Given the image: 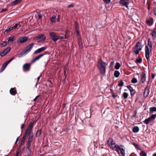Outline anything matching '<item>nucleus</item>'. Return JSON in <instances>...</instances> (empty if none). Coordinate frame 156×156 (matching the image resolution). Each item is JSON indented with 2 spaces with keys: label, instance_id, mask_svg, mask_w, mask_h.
Returning a JSON list of instances; mask_svg holds the SVG:
<instances>
[{
  "label": "nucleus",
  "instance_id": "nucleus-9",
  "mask_svg": "<svg viewBox=\"0 0 156 156\" xmlns=\"http://www.w3.org/2000/svg\"><path fill=\"white\" fill-rule=\"evenodd\" d=\"M28 38V37L27 36L20 37L17 40V43H23L27 40Z\"/></svg>",
  "mask_w": 156,
  "mask_h": 156
},
{
  "label": "nucleus",
  "instance_id": "nucleus-29",
  "mask_svg": "<svg viewBox=\"0 0 156 156\" xmlns=\"http://www.w3.org/2000/svg\"><path fill=\"white\" fill-rule=\"evenodd\" d=\"M27 52L24 49L23 51H22L20 54L18 55L19 57H21L22 55L27 54Z\"/></svg>",
  "mask_w": 156,
  "mask_h": 156
},
{
  "label": "nucleus",
  "instance_id": "nucleus-38",
  "mask_svg": "<svg viewBox=\"0 0 156 156\" xmlns=\"http://www.w3.org/2000/svg\"><path fill=\"white\" fill-rule=\"evenodd\" d=\"M7 44V42L6 41H4L2 43L0 44L2 47H4Z\"/></svg>",
  "mask_w": 156,
  "mask_h": 156
},
{
  "label": "nucleus",
  "instance_id": "nucleus-2",
  "mask_svg": "<svg viewBox=\"0 0 156 156\" xmlns=\"http://www.w3.org/2000/svg\"><path fill=\"white\" fill-rule=\"evenodd\" d=\"M106 63L100 59L98 62V66L101 73L103 75L105 74Z\"/></svg>",
  "mask_w": 156,
  "mask_h": 156
},
{
  "label": "nucleus",
  "instance_id": "nucleus-33",
  "mask_svg": "<svg viewBox=\"0 0 156 156\" xmlns=\"http://www.w3.org/2000/svg\"><path fill=\"white\" fill-rule=\"evenodd\" d=\"M41 129L37 130L36 133V136H39L41 134Z\"/></svg>",
  "mask_w": 156,
  "mask_h": 156
},
{
  "label": "nucleus",
  "instance_id": "nucleus-1",
  "mask_svg": "<svg viewBox=\"0 0 156 156\" xmlns=\"http://www.w3.org/2000/svg\"><path fill=\"white\" fill-rule=\"evenodd\" d=\"M108 144L110 148L113 150L115 151L118 153H119V151H120V153L122 154V156H125V151L124 149V146H123L116 145L112 138L109 139Z\"/></svg>",
  "mask_w": 156,
  "mask_h": 156
},
{
  "label": "nucleus",
  "instance_id": "nucleus-12",
  "mask_svg": "<svg viewBox=\"0 0 156 156\" xmlns=\"http://www.w3.org/2000/svg\"><path fill=\"white\" fill-rule=\"evenodd\" d=\"M31 146L27 145L26 147V151L28 156H31Z\"/></svg>",
  "mask_w": 156,
  "mask_h": 156
},
{
  "label": "nucleus",
  "instance_id": "nucleus-49",
  "mask_svg": "<svg viewBox=\"0 0 156 156\" xmlns=\"http://www.w3.org/2000/svg\"><path fill=\"white\" fill-rule=\"evenodd\" d=\"M39 95H37L36 97L34 99V101H36L37 99V98L39 97Z\"/></svg>",
  "mask_w": 156,
  "mask_h": 156
},
{
  "label": "nucleus",
  "instance_id": "nucleus-58",
  "mask_svg": "<svg viewBox=\"0 0 156 156\" xmlns=\"http://www.w3.org/2000/svg\"><path fill=\"white\" fill-rule=\"evenodd\" d=\"M58 18L57 19V21L58 22H59L60 20V19H59V15H58Z\"/></svg>",
  "mask_w": 156,
  "mask_h": 156
},
{
  "label": "nucleus",
  "instance_id": "nucleus-47",
  "mask_svg": "<svg viewBox=\"0 0 156 156\" xmlns=\"http://www.w3.org/2000/svg\"><path fill=\"white\" fill-rule=\"evenodd\" d=\"M57 40L58 39H62L64 38V37H61V36H58L57 37Z\"/></svg>",
  "mask_w": 156,
  "mask_h": 156
},
{
  "label": "nucleus",
  "instance_id": "nucleus-55",
  "mask_svg": "<svg viewBox=\"0 0 156 156\" xmlns=\"http://www.w3.org/2000/svg\"><path fill=\"white\" fill-rule=\"evenodd\" d=\"M154 15L156 16V8H155L154 9Z\"/></svg>",
  "mask_w": 156,
  "mask_h": 156
},
{
  "label": "nucleus",
  "instance_id": "nucleus-60",
  "mask_svg": "<svg viewBox=\"0 0 156 156\" xmlns=\"http://www.w3.org/2000/svg\"><path fill=\"white\" fill-rule=\"evenodd\" d=\"M133 144V145H134V146H135L136 147H138V145L137 144H135V143H134Z\"/></svg>",
  "mask_w": 156,
  "mask_h": 156
},
{
  "label": "nucleus",
  "instance_id": "nucleus-17",
  "mask_svg": "<svg viewBox=\"0 0 156 156\" xmlns=\"http://www.w3.org/2000/svg\"><path fill=\"white\" fill-rule=\"evenodd\" d=\"M33 127V124L31 123L28 126V128L27 129L25 132H27V133L28 131V133H32L31 130L32 129Z\"/></svg>",
  "mask_w": 156,
  "mask_h": 156
},
{
  "label": "nucleus",
  "instance_id": "nucleus-39",
  "mask_svg": "<svg viewBox=\"0 0 156 156\" xmlns=\"http://www.w3.org/2000/svg\"><path fill=\"white\" fill-rule=\"evenodd\" d=\"M137 82V80L135 78H133L131 80V82L132 83H136Z\"/></svg>",
  "mask_w": 156,
  "mask_h": 156
},
{
  "label": "nucleus",
  "instance_id": "nucleus-42",
  "mask_svg": "<svg viewBox=\"0 0 156 156\" xmlns=\"http://www.w3.org/2000/svg\"><path fill=\"white\" fill-rule=\"evenodd\" d=\"M14 57H13L9 60L8 61L5 63L6 64H7V65H8L10 62L13 59H14Z\"/></svg>",
  "mask_w": 156,
  "mask_h": 156
},
{
  "label": "nucleus",
  "instance_id": "nucleus-18",
  "mask_svg": "<svg viewBox=\"0 0 156 156\" xmlns=\"http://www.w3.org/2000/svg\"><path fill=\"white\" fill-rule=\"evenodd\" d=\"M10 94L13 95H15L16 94V90L15 88H12L10 90Z\"/></svg>",
  "mask_w": 156,
  "mask_h": 156
},
{
  "label": "nucleus",
  "instance_id": "nucleus-45",
  "mask_svg": "<svg viewBox=\"0 0 156 156\" xmlns=\"http://www.w3.org/2000/svg\"><path fill=\"white\" fill-rule=\"evenodd\" d=\"M103 0L104 2H105L106 3H109L111 1L110 0Z\"/></svg>",
  "mask_w": 156,
  "mask_h": 156
},
{
  "label": "nucleus",
  "instance_id": "nucleus-23",
  "mask_svg": "<svg viewBox=\"0 0 156 156\" xmlns=\"http://www.w3.org/2000/svg\"><path fill=\"white\" fill-rule=\"evenodd\" d=\"M8 65L5 63L3 64L2 66V67L0 70V73L2 72L5 69L6 67Z\"/></svg>",
  "mask_w": 156,
  "mask_h": 156
},
{
  "label": "nucleus",
  "instance_id": "nucleus-31",
  "mask_svg": "<svg viewBox=\"0 0 156 156\" xmlns=\"http://www.w3.org/2000/svg\"><path fill=\"white\" fill-rule=\"evenodd\" d=\"M14 41V37H10L8 39V42L9 43Z\"/></svg>",
  "mask_w": 156,
  "mask_h": 156
},
{
  "label": "nucleus",
  "instance_id": "nucleus-6",
  "mask_svg": "<svg viewBox=\"0 0 156 156\" xmlns=\"http://www.w3.org/2000/svg\"><path fill=\"white\" fill-rule=\"evenodd\" d=\"M119 3L122 6H125L128 9H129V1L128 0H120Z\"/></svg>",
  "mask_w": 156,
  "mask_h": 156
},
{
  "label": "nucleus",
  "instance_id": "nucleus-3",
  "mask_svg": "<svg viewBox=\"0 0 156 156\" xmlns=\"http://www.w3.org/2000/svg\"><path fill=\"white\" fill-rule=\"evenodd\" d=\"M152 47V42L150 39L148 40L147 45L145 47V57L147 60L149 58V54L150 53Z\"/></svg>",
  "mask_w": 156,
  "mask_h": 156
},
{
  "label": "nucleus",
  "instance_id": "nucleus-19",
  "mask_svg": "<svg viewBox=\"0 0 156 156\" xmlns=\"http://www.w3.org/2000/svg\"><path fill=\"white\" fill-rule=\"evenodd\" d=\"M22 0H15L11 3V5L12 6L16 5L20 3Z\"/></svg>",
  "mask_w": 156,
  "mask_h": 156
},
{
  "label": "nucleus",
  "instance_id": "nucleus-37",
  "mask_svg": "<svg viewBox=\"0 0 156 156\" xmlns=\"http://www.w3.org/2000/svg\"><path fill=\"white\" fill-rule=\"evenodd\" d=\"M128 94L126 92H124L123 93V96L124 99H126L128 97Z\"/></svg>",
  "mask_w": 156,
  "mask_h": 156
},
{
  "label": "nucleus",
  "instance_id": "nucleus-41",
  "mask_svg": "<svg viewBox=\"0 0 156 156\" xmlns=\"http://www.w3.org/2000/svg\"><path fill=\"white\" fill-rule=\"evenodd\" d=\"M136 62L139 63H141L142 61V59L141 58H139L138 59H136Z\"/></svg>",
  "mask_w": 156,
  "mask_h": 156
},
{
  "label": "nucleus",
  "instance_id": "nucleus-57",
  "mask_svg": "<svg viewBox=\"0 0 156 156\" xmlns=\"http://www.w3.org/2000/svg\"><path fill=\"white\" fill-rule=\"evenodd\" d=\"M155 76V75L154 74L152 73L151 74V77L152 79H154V78Z\"/></svg>",
  "mask_w": 156,
  "mask_h": 156
},
{
  "label": "nucleus",
  "instance_id": "nucleus-40",
  "mask_svg": "<svg viewBox=\"0 0 156 156\" xmlns=\"http://www.w3.org/2000/svg\"><path fill=\"white\" fill-rule=\"evenodd\" d=\"M124 85V83L122 81H120L118 84V86L120 87Z\"/></svg>",
  "mask_w": 156,
  "mask_h": 156
},
{
  "label": "nucleus",
  "instance_id": "nucleus-56",
  "mask_svg": "<svg viewBox=\"0 0 156 156\" xmlns=\"http://www.w3.org/2000/svg\"><path fill=\"white\" fill-rule=\"evenodd\" d=\"M40 76H38L37 78V83L38 82V81H39V80H40Z\"/></svg>",
  "mask_w": 156,
  "mask_h": 156
},
{
  "label": "nucleus",
  "instance_id": "nucleus-21",
  "mask_svg": "<svg viewBox=\"0 0 156 156\" xmlns=\"http://www.w3.org/2000/svg\"><path fill=\"white\" fill-rule=\"evenodd\" d=\"M37 39H40L42 38V40L44 41L45 40L46 37L43 34L39 35L36 37Z\"/></svg>",
  "mask_w": 156,
  "mask_h": 156
},
{
  "label": "nucleus",
  "instance_id": "nucleus-26",
  "mask_svg": "<svg viewBox=\"0 0 156 156\" xmlns=\"http://www.w3.org/2000/svg\"><path fill=\"white\" fill-rule=\"evenodd\" d=\"M27 134V132H25V134L23 135V136L22 139V140L21 141V144H23L24 143Z\"/></svg>",
  "mask_w": 156,
  "mask_h": 156
},
{
  "label": "nucleus",
  "instance_id": "nucleus-25",
  "mask_svg": "<svg viewBox=\"0 0 156 156\" xmlns=\"http://www.w3.org/2000/svg\"><path fill=\"white\" fill-rule=\"evenodd\" d=\"M141 79L142 83H144L146 80V75L145 73L143 74L141 76Z\"/></svg>",
  "mask_w": 156,
  "mask_h": 156
},
{
  "label": "nucleus",
  "instance_id": "nucleus-4",
  "mask_svg": "<svg viewBox=\"0 0 156 156\" xmlns=\"http://www.w3.org/2000/svg\"><path fill=\"white\" fill-rule=\"evenodd\" d=\"M142 48L141 43L140 42H138L134 48L133 51L137 55L139 54V51L141 50Z\"/></svg>",
  "mask_w": 156,
  "mask_h": 156
},
{
  "label": "nucleus",
  "instance_id": "nucleus-24",
  "mask_svg": "<svg viewBox=\"0 0 156 156\" xmlns=\"http://www.w3.org/2000/svg\"><path fill=\"white\" fill-rule=\"evenodd\" d=\"M139 130L138 127L137 126H134L133 129V133H136L138 132Z\"/></svg>",
  "mask_w": 156,
  "mask_h": 156
},
{
  "label": "nucleus",
  "instance_id": "nucleus-16",
  "mask_svg": "<svg viewBox=\"0 0 156 156\" xmlns=\"http://www.w3.org/2000/svg\"><path fill=\"white\" fill-rule=\"evenodd\" d=\"M149 93V87H148L147 86L144 90V96L145 97H146L147 96Z\"/></svg>",
  "mask_w": 156,
  "mask_h": 156
},
{
  "label": "nucleus",
  "instance_id": "nucleus-46",
  "mask_svg": "<svg viewBox=\"0 0 156 156\" xmlns=\"http://www.w3.org/2000/svg\"><path fill=\"white\" fill-rule=\"evenodd\" d=\"M7 11V9H3L2 10H1V11L0 12H5V11Z\"/></svg>",
  "mask_w": 156,
  "mask_h": 156
},
{
  "label": "nucleus",
  "instance_id": "nucleus-30",
  "mask_svg": "<svg viewBox=\"0 0 156 156\" xmlns=\"http://www.w3.org/2000/svg\"><path fill=\"white\" fill-rule=\"evenodd\" d=\"M120 74L119 72L118 71L116 70L114 72V75L115 76L116 78L118 77Z\"/></svg>",
  "mask_w": 156,
  "mask_h": 156
},
{
  "label": "nucleus",
  "instance_id": "nucleus-51",
  "mask_svg": "<svg viewBox=\"0 0 156 156\" xmlns=\"http://www.w3.org/2000/svg\"><path fill=\"white\" fill-rule=\"evenodd\" d=\"M18 27V24H16L13 27V29H16Z\"/></svg>",
  "mask_w": 156,
  "mask_h": 156
},
{
  "label": "nucleus",
  "instance_id": "nucleus-20",
  "mask_svg": "<svg viewBox=\"0 0 156 156\" xmlns=\"http://www.w3.org/2000/svg\"><path fill=\"white\" fill-rule=\"evenodd\" d=\"M127 87L129 90L131 95H133L134 94V90L133 89L132 87L129 85H128L127 86Z\"/></svg>",
  "mask_w": 156,
  "mask_h": 156
},
{
  "label": "nucleus",
  "instance_id": "nucleus-62",
  "mask_svg": "<svg viewBox=\"0 0 156 156\" xmlns=\"http://www.w3.org/2000/svg\"><path fill=\"white\" fill-rule=\"evenodd\" d=\"M21 26V24L20 23H19L18 24V26L19 27V28Z\"/></svg>",
  "mask_w": 156,
  "mask_h": 156
},
{
  "label": "nucleus",
  "instance_id": "nucleus-61",
  "mask_svg": "<svg viewBox=\"0 0 156 156\" xmlns=\"http://www.w3.org/2000/svg\"><path fill=\"white\" fill-rule=\"evenodd\" d=\"M76 30H79V27H78V25H76Z\"/></svg>",
  "mask_w": 156,
  "mask_h": 156
},
{
  "label": "nucleus",
  "instance_id": "nucleus-13",
  "mask_svg": "<svg viewBox=\"0 0 156 156\" xmlns=\"http://www.w3.org/2000/svg\"><path fill=\"white\" fill-rule=\"evenodd\" d=\"M34 43H32L29 44L25 49V51L27 52H29L33 48Z\"/></svg>",
  "mask_w": 156,
  "mask_h": 156
},
{
  "label": "nucleus",
  "instance_id": "nucleus-43",
  "mask_svg": "<svg viewBox=\"0 0 156 156\" xmlns=\"http://www.w3.org/2000/svg\"><path fill=\"white\" fill-rule=\"evenodd\" d=\"M21 150L20 149H18L16 152V155H17L18 156L20 154Z\"/></svg>",
  "mask_w": 156,
  "mask_h": 156
},
{
  "label": "nucleus",
  "instance_id": "nucleus-48",
  "mask_svg": "<svg viewBox=\"0 0 156 156\" xmlns=\"http://www.w3.org/2000/svg\"><path fill=\"white\" fill-rule=\"evenodd\" d=\"M114 61H112L111 62L110 65V67L112 66L113 65H114Z\"/></svg>",
  "mask_w": 156,
  "mask_h": 156
},
{
  "label": "nucleus",
  "instance_id": "nucleus-35",
  "mask_svg": "<svg viewBox=\"0 0 156 156\" xmlns=\"http://www.w3.org/2000/svg\"><path fill=\"white\" fill-rule=\"evenodd\" d=\"M140 156H147V154L144 151H142L140 153Z\"/></svg>",
  "mask_w": 156,
  "mask_h": 156
},
{
  "label": "nucleus",
  "instance_id": "nucleus-50",
  "mask_svg": "<svg viewBox=\"0 0 156 156\" xmlns=\"http://www.w3.org/2000/svg\"><path fill=\"white\" fill-rule=\"evenodd\" d=\"M74 6V5L73 4H71L69 5L68 6V8H71V7H73Z\"/></svg>",
  "mask_w": 156,
  "mask_h": 156
},
{
  "label": "nucleus",
  "instance_id": "nucleus-36",
  "mask_svg": "<svg viewBox=\"0 0 156 156\" xmlns=\"http://www.w3.org/2000/svg\"><path fill=\"white\" fill-rule=\"evenodd\" d=\"M55 16H53L51 18L50 20L51 23H54L55 22Z\"/></svg>",
  "mask_w": 156,
  "mask_h": 156
},
{
  "label": "nucleus",
  "instance_id": "nucleus-10",
  "mask_svg": "<svg viewBox=\"0 0 156 156\" xmlns=\"http://www.w3.org/2000/svg\"><path fill=\"white\" fill-rule=\"evenodd\" d=\"M47 48V47H43L38 48L35 51L34 53V54H36L37 53H40L41 52H42L44 51Z\"/></svg>",
  "mask_w": 156,
  "mask_h": 156
},
{
  "label": "nucleus",
  "instance_id": "nucleus-5",
  "mask_svg": "<svg viewBox=\"0 0 156 156\" xmlns=\"http://www.w3.org/2000/svg\"><path fill=\"white\" fill-rule=\"evenodd\" d=\"M156 117V115H152L151 116L146 119L144 121V123L147 125L150 122L154 120Z\"/></svg>",
  "mask_w": 156,
  "mask_h": 156
},
{
  "label": "nucleus",
  "instance_id": "nucleus-34",
  "mask_svg": "<svg viewBox=\"0 0 156 156\" xmlns=\"http://www.w3.org/2000/svg\"><path fill=\"white\" fill-rule=\"evenodd\" d=\"M150 111L151 113L156 111V107H151L150 108Z\"/></svg>",
  "mask_w": 156,
  "mask_h": 156
},
{
  "label": "nucleus",
  "instance_id": "nucleus-8",
  "mask_svg": "<svg viewBox=\"0 0 156 156\" xmlns=\"http://www.w3.org/2000/svg\"><path fill=\"white\" fill-rule=\"evenodd\" d=\"M28 135L29 136L28 138L27 145L31 146V142L33 140V133L30 132L29 133H28Z\"/></svg>",
  "mask_w": 156,
  "mask_h": 156
},
{
  "label": "nucleus",
  "instance_id": "nucleus-7",
  "mask_svg": "<svg viewBox=\"0 0 156 156\" xmlns=\"http://www.w3.org/2000/svg\"><path fill=\"white\" fill-rule=\"evenodd\" d=\"M51 39L54 42H56L57 40L58 35L56 34L54 32H50L49 33Z\"/></svg>",
  "mask_w": 156,
  "mask_h": 156
},
{
  "label": "nucleus",
  "instance_id": "nucleus-53",
  "mask_svg": "<svg viewBox=\"0 0 156 156\" xmlns=\"http://www.w3.org/2000/svg\"><path fill=\"white\" fill-rule=\"evenodd\" d=\"M69 37V35L67 33H66L65 35V38H67Z\"/></svg>",
  "mask_w": 156,
  "mask_h": 156
},
{
  "label": "nucleus",
  "instance_id": "nucleus-14",
  "mask_svg": "<svg viewBox=\"0 0 156 156\" xmlns=\"http://www.w3.org/2000/svg\"><path fill=\"white\" fill-rule=\"evenodd\" d=\"M32 64L30 63H26L24 64L23 66V68L25 70L29 71L30 69V66Z\"/></svg>",
  "mask_w": 156,
  "mask_h": 156
},
{
  "label": "nucleus",
  "instance_id": "nucleus-59",
  "mask_svg": "<svg viewBox=\"0 0 156 156\" xmlns=\"http://www.w3.org/2000/svg\"><path fill=\"white\" fill-rule=\"evenodd\" d=\"M24 123H23L21 125V129H22L23 128V127L24 126Z\"/></svg>",
  "mask_w": 156,
  "mask_h": 156
},
{
  "label": "nucleus",
  "instance_id": "nucleus-28",
  "mask_svg": "<svg viewBox=\"0 0 156 156\" xmlns=\"http://www.w3.org/2000/svg\"><path fill=\"white\" fill-rule=\"evenodd\" d=\"M78 41L79 43V45L80 47L81 48H82L83 47V43L82 41V40L81 38H79L78 39Z\"/></svg>",
  "mask_w": 156,
  "mask_h": 156
},
{
  "label": "nucleus",
  "instance_id": "nucleus-52",
  "mask_svg": "<svg viewBox=\"0 0 156 156\" xmlns=\"http://www.w3.org/2000/svg\"><path fill=\"white\" fill-rule=\"evenodd\" d=\"M13 29V27H9L8 28V30L9 31H10L12 30Z\"/></svg>",
  "mask_w": 156,
  "mask_h": 156
},
{
  "label": "nucleus",
  "instance_id": "nucleus-22",
  "mask_svg": "<svg viewBox=\"0 0 156 156\" xmlns=\"http://www.w3.org/2000/svg\"><path fill=\"white\" fill-rule=\"evenodd\" d=\"M147 24L149 26L151 25L153 23V19L152 18H150L146 21Z\"/></svg>",
  "mask_w": 156,
  "mask_h": 156
},
{
  "label": "nucleus",
  "instance_id": "nucleus-44",
  "mask_svg": "<svg viewBox=\"0 0 156 156\" xmlns=\"http://www.w3.org/2000/svg\"><path fill=\"white\" fill-rule=\"evenodd\" d=\"M38 17L39 19H41L42 17V14L41 13H38Z\"/></svg>",
  "mask_w": 156,
  "mask_h": 156
},
{
  "label": "nucleus",
  "instance_id": "nucleus-63",
  "mask_svg": "<svg viewBox=\"0 0 156 156\" xmlns=\"http://www.w3.org/2000/svg\"><path fill=\"white\" fill-rule=\"evenodd\" d=\"M19 140V139L18 138H17L16 140V141H15V144H16L17 143V142H18V141Z\"/></svg>",
  "mask_w": 156,
  "mask_h": 156
},
{
  "label": "nucleus",
  "instance_id": "nucleus-15",
  "mask_svg": "<svg viewBox=\"0 0 156 156\" xmlns=\"http://www.w3.org/2000/svg\"><path fill=\"white\" fill-rule=\"evenodd\" d=\"M44 55V54H41L38 55V56L36 57L34 59L31 60V64H32L35 62L36 61L38 60L40 58Z\"/></svg>",
  "mask_w": 156,
  "mask_h": 156
},
{
  "label": "nucleus",
  "instance_id": "nucleus-27",
  "mask_svg": "<svg viewBox=\"0 0 156 156\" xmlns=\"http://www.w3.org/2000/svg\"><path fill=\"white\" fill-rule=\"evenodd\" d=\"M151 35L154 38L156 37V29L152 31Z\"/></svg>",
  "mask_w": 156,
  "mask_h": 156
},
{
  "label": "nucleus",
  "instance_id": "nucleus-54",
  "mask_svg": "<svg viewBox=\"0 0 156 156\" xmlns=\"http://www.w3.org/2000/svg\"><path fill=\"white\" fill-rule=\"evenodd\" d=\"M76 33H77V34L79 36L80 35V33H79V30H76Z\"/></svg>",
  "mask_w": 156,
  "mask_h": 156
},
{
  "label": "nucleus",
  "instance_id": "nucleus-32",
  "mask_svg": "<svg viewBox=\"0 0 156 156\" xmlns=\"http://www.w3.org/2000/svg\"><path fill=\"white\" fill-rule=\"evenodd\" d=\"M120 66V63L119 62H117L115 66V68L116 69H119Z\"/></svg>",
  "mask_w": 156,
  "mask_h": 156
},
{
  "label": "nucleus",
  "instance_id": "nucleus-11",
  "mask_svg": "<svg viewBox=\"0 0 156 156\" xmlns=\"http://www.w3.org/2000/svg\"><path fill=\"white\" fill-rule=\"evenodd\" d=\"M11 50L10 47H7L5 50H4L2 52L0 53V55L1 56H4L7 53H8Z\"/></svg>",
  "mask_w": 156,
  "mask_h": 156
},
{
  "label": "nucleus",
  "instance_id": "nucleus-64",
  "mask_svg": "<svg viewBox=\"0 0 156 156\" xmlns=\"http://www.w3.org/2000/svg\"><path fill=\"white\" fill-rule=\"evenodd\" d=\"M75 26L78 25V23L77 22V21H76L75 22Z\"/></svg>",
  "mask_w": 156,
  "mask_h": 156
}]
</instances>
